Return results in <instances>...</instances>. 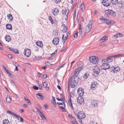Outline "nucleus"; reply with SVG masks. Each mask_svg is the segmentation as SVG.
Masks as SVG:
<instances>
[{
	"label": "nucleus",
	"mask_w": 124,
	"mask_h": 124,
	"mask_svg": "<svg viewBox=\"0 0 124 124\" xmlns=\"http://www.w3.org/2000/svg\"><path fill=\"white\" fill-rule=\"evenodd\" d=\"M82 65L81 67H78L75 70L74 72V75L75 76H72L70 78L69 84L71 85V88H74L77 85L78 81V78L77 76L80 70L82 69L83 68L82 67Z\"/></svg>",
	"instance_id": "1"
},
{
	"label": "nucleus",
	"mask_w": 124,
	"mask_h": 124,
	"mask_svg": "<svg viewBox=\"0 0 124 124\" xmlns=\"http://www.w3.org/2000/svg\"><path fill=\"white\" fill-rule=\"evenodd\" d=\"M75 114L77 116L76 117L78 121L79 122L81 123L82 122V119H84L86 117L85 113L83 111H80L79 112L78 114H76V113H75Z\"/></svg>",
	"instance_id": "2"
},
{
	"label": "nucleus",
	"mask_w": 124,
	"mask_h": 124,
	"mask_svg": "<svg viewBox=\"0 0 124 124\" xmlns=\"http://www.w3.org/2000/svg\"><path fill=\"white\" fill-rule=\"evenodd\" d=\"M92 26V21H90L88 23L87 26L85 27V33L88 32L91 30Z\"/></svg>",
	"instance_id": "3"
},
{
	"label": "nucleus",
	"mask_w": 124,
	"mask_h": 124,
	"mask_svg": "<svg viewBox=\"0 0 124 124\" xmlns=\"http://www.w3.org/2000/svg\"><path fill=\"white\" fill-rule=\"evenodd\" d=\"M89 60L91 62L96 64L98 62L99 59L97 57L92 56L90 57Z\"/></svg>",
	"instance_id": "4"
},
{
	"label": "nucleus",
	"mask_w": 124,
	"mask_h": 124,
	"mask_svg": "<svg viewBox=\"0 0 124 124\" xmlns=\"http://www.w3.org/2000/svg\"><path fill=\"white\" fill-rule=\"evenodd\" d=\"M120 70L119 68L116 66L112 67L110 68V70L111 72L115 73L118 72Z\"/></svg>",
	"instance_id": "5"
},
{
	"label": "nucleus",
	"mask_w": 124,
	"mask_h": 124,
	"mask_svg": "<svg viewBox=\"0 0 124 124\" xmlns=\"http://www.w3.org/2000/svg\"><path fill=\"white\" fill-rule=\"evenodd\" d=\"M113 58L112 56H110L106 58V59H104L102 60V62H111L113 61V59L111 58Z\"/></svg>",
	"instance_id": "6"
},
{
	"label": "nucleus",
	"mask_w": 124,
	"mask_h": 124,
	"mask_svg": "<svg viewBox=\"0 0 124 124\" xmlns=\"http://www.w3.org/2000/svg\"><path fill=\"white\" fill-rule=\"evenodd\" d=\"M101 66V68L104 70H106L109 69L110 67L109 65L107 63L104 62Z\"/></svg>",
	"instance_id": "7"
},
{
	"label": "nucleus",
	"mask_w": 124,
	"mask_h": 124,
	"mask_svg": "<svg viewBox=\"0 0 124 124\" xmlns=\"http://www.w3.org/2000/svg\"><path fill=\"white\" fill-rule=\"evenodd\" d=\"M23 53L27 57H28L31 55V51L29 49H27L25 50Z\"/></svg>",
	"instance_id": "8"
},
{
	"label": "nucleus",
	"mask_w": 124,
	"mask_h": 124,
	"mask_svg": "<svg viewBox=\"0 0 124 124\" xmlns=\"http://www.w3.org/2000/svg\"><path fill=\"white\" fill-rule=\"evenodd\" d=\"M94 70V72L97 74H98L100 72V68L97 66H96L93 68Z\"/></svg>",
	"instance_id": "9"
},
{
	"label": "nucleus",
	"mask_w": 124,
	"mask_h": 124,
	"mask_svg": "<svg viewBox=\"0 0 124 124\" xmlns=\"http://www.w3.org/2000/svg\"><path fill=\"white\" fill-rule=\"evenodd\" d=\"M103 5L106 7L109 6L111 4L110 1L107 0H103L102 1Z\"/></svg>",
	"instance_id": "10"
},
{
	"label": "nucleus",
	"mask_w": 124,
	"mask_h": 124,
	"mask_svg": "<svg viewBox=\"0 0 124 124\" xmlns=\"http://www.w3.org/2000/svg\"><path fill=\"white\" fill-rule=\"evenodd\" d=\"M98 102L96 101H91V106L93 107H96L98 105Z\"/></svg>",
	"instance_id": "11"
},
{
	"label": "nucleus",
	"mask_w": 124,
	"mask_h": 124,
	"mask_svg": "<svg viewBox=\"0 0 124 124\" xmlns=\"http://www.w3.org/2000/svg\"><path fill=\"white\" fill-rule=\"evenodd\" d=\"M78 102L80 104L83 103L84 100L83 98L81 96L78 97L77 100Z\"/></svg>",
	"instance_id": "12"
},
{
	"label": "nucleus",
	"mask_w": 124,
	"mask_h": 124,
	"mask_svg": "<svg viewBox=\"0 0 124 124\" xmlns=\"http://www.w3.org/2000/svg\"><path fill=\"white\" fill-rule=\"evenodd\" d=\"M97 84L96 82H93L91 85V89L92 90H94V89L97 88Z\"/></svg>",
	"instance_id": "13"
},
{
	"label": "nucleus",
	"mask_w": 124,
	"mask_h": 124,
	"mask_svg": "<svg viewBox=\"0 0 124 124\" xmlns=\"http://www.w3.org/2000/svg\"><path fill=\"white\" fill-rule=\"evenodd\" d=\"M69 12L68 10H66V11H62V13L64 15V17L65 18V19L67 20L68 19V13Z\"/></svg>",
	"instance_id": "14"
},
{
	"label": "nucleus",
	"mask_w": 124,
	"mask_h": 124,
	"mask_svg": "<svg viewBox=\"0 0 124 124\" xmlns=\"http://www.w3.org/2000/svg\"><path fill=\"white\" fill-rule=\"evenodd\" d=\"M78 93L79 95L82 96L84 94V91L82 88H80L78 90Z\"/></svg>",
	"instance_id": "15"
},
{
	"label": "nucleus",
	"mask_w": 124,
	"mask_h": 124,
	"mask_svg": "<svg viewBox=\"0 0 124 124\" xmlns=\"http://www.w3.org/2000/svg\"><path fill=\"white\" fill-rule=\"evenodd\" d=\"M107 14L109 15H111L113 16H116V14L112 10L108 9L106 10Z\"/></svg>",
	"instance_id": "16"
},
{
	"label": "nucleus",
	"mask_w": 124,
	"mask_h": 124,
	"mask_svg": "<svg viewBox=\"0 0 124 124\" xmlns=\"http://www.w3.org/2000/svg\"><path fill=\"white\" fill-rule=\"evenodd\" d=\"M59 39L58 38H55L53 40L52 42L54 44L57 45L59 43Z\"/></svg>",
	"instance_id": "17"
},
{
	"label": "nucleus",
	"mask_w": 124,
	"mask_h": 124,
	"mask_svg": "<svg viewBox=\"0 0 124 124\" xmlns=\"http://www.w3.org/2000/svg\"><path fill=\"white\" fill-rule=\"evenodd\" d=\"M42 84L43 87L44 88H46V90H49V87H47L48 83L47 82H43Z\"/></svg>",
	"instance_id": "18"
},
{
	"label": "nucleus",
	"mask_w": 124,
	"mask_h": 124,
	"mask_svg": "<svg viewBox=\"0 0 124 124\" xmlns=\"http://www.w3.org/2000/svg\"><path fill=\"white\" fill-rule=\"evenodd\" d=\"M37 98L39 100H42L44 98V96L40 93H38L37 94Z\"/></svg>",
	"instance_id": "19"
},
{
	"label": "nucleus",
	"mask_w": 124,
	"mask_h": 124,
	"mask_svg": "<svg viewBox=\"0 0 124 124\" xmlns=\"http://www.w3.org/2000/svg\"><path fill=\"white\" fill-rule=\"evenodd\" d=\"M54 16H55L57 15L59 13V11L58 9L57 8H55L53 10L52 12Z\"/></svg>",
	"instance_id": "20"
},
{
	"label": "nucleus",
	"mask_w": 124,
	"mask_h": 124,
	"mask_svg": "<svg viewBox=\"0 0 124 124\" xmlns=\"http://www.w3.org/2000/svg\"><path fill=\"white\" fill-rule=\"evenodd\" d=\"M5 38L6 41L8 42H9L10 41L11 39V38L9 35H6L5 37Z\"/></svg>",
	"instance_id": "21"
},
{
	"label": "nucleus",
	"mask_w": 124,
	"mask_h": 124,
	"mask_svg": "<svg viewBox=\"0 0 124 124\" xmlns=\"http://www.w3.org/2000/svg\"><path fill=\"white\" fill-rule=\"evenodd\" d=\"M107 39V38L106 36H104L100 40V41L101 42H104L106 41Z\"/></svg>",
	"instance_id": "22"
},
{
	"label": "nucleus",
	"mask_w": 124,
	"mask_h": 124,
	"mask_svg": "<svg viewBox=\"0 0 124 124\" xmlns=\"http://www.w3.org/2000/svg\"><path fill=\"white\" fill-rule=\"evenodd\" d=\"M123 36L122 34L119 33H116L115 34L114 36V37L115 38H116L118 37H121Z\"/></svg>",
	"instance_id": "23"
},
{
	"label": "nucleus",
	"mask_w": 124,
	"mask_h": 124,
	"mask_svg": "<svg viewBox=\"0 0 124 124\" xmlns=\"http://www.w3.org/2000/svg\"><path fill=\"white\" fill-rule=\"evenodd\" d=\"M68 102H69V105L70 106V107H71L72 109H73L74 108L73 106H72V103L71 101V98L70 97L69 98V99L68 100Z\"/></svg>",
	"instance_id": "24"
},
{
	"label": "nucleus",
	"mask_w": 124,
	"mask_h": 124,
	"mask_svg": "<svg viewBox=\"0 0 124 124\" xmlns=\"http://www.w3.org/2000/svg\"><path fill=\"white\" fill-rule=\"evenodd\" d=\"M36 44L37 46L41 47H42L43 45L42 42L39 41H37Z\"/></svg>",
	"instance_id": "25"
},
{
	"label": "nucleus",
	"mask_w": 124,
	"mask_h": 124,
	"mask_svg": "<svg viewBox=\"0 0 124 124\" xmlns=\"http://www.w3.org/2000/svg\"><path fill=\"white\" fill-rule=\"evenodd\" d=\"M67 39V37H66V36L65 35V34H64L63 35L62 37V39L63 41V42L64 43L66 40Z\"/></svg>",
	"instance_id": "26"
},
{
	"label": "nucleus",
	"mask_w": 124,
	"mask_h": 124,
	"mask_svg": "<svg viewBox=\"0 0 124 124\" xmlns=\"http://www.w3.org/2000/svg\"><path fill=\"white\" fill-rule=\"evenodd\" d=\"M7 16L8 17V19H10L9 21H12L13 18L12 15L11 14H9L7 15Z\"/></svg>",
	"instance_id": "27"
},
{
	"label": "nucleus",
	"mask_w": 124,
	"mask_h": 124,
	"mask_svg": "<svg viewBox=\"0 0 124 124\" xmlns=\"http://www.w3.org/2000/svg\"><path fill=\"white\" fill-rule=\"evenodd\" d=\"M6 26L7 29L10 30H11L12 29V27L11 24H7L6 25Z\"/></svg>",
	"instance_id": "28"
},
{
	"label": "nucleus",
	"mask_w": 124,
	"mask_h": 124,
	"mask_svg": "<svg viewBox=\"0 0 124 124\" xmlns=\"http://www.w3.org/2000/svg\"><path fill=\"white\" fill-rule=\"evenodd\" d=\"M111 3L114 4H117L118 2V0H111Z\"/></svg>",
	"instance_id": "29"
},
{
	"label": "nucleus",
	"mask_w": 124,
	"mask_h": 124,
	"mask_svg": "<svg viewBox=\"0 0 124 124\" xmlns=\"http://www.w3.org/2000/svg\"><path fill=\"white\" fill-rule=\"evenodd\" d=\"M73 120H72L70 121V123L72 124H75L77 123V121L75 118H74Z\"/></svg>",
	"instance_id": "30"
},
{
	"label": "nucleus",
	"mask_w": 124,
	"mask_h": 124,
	"mask_svg": "<svg viewBox=\"0 0 124 124\" xmlns=\"http://www.w3.org/2000/svg\"><path fill=\"white\" fill-rule=\"evenodd\" d=\"M3 121V124H10L9 121L8 119H5Z\"/></svg>",
	"instance_id": "31"
},
{
	"label": "nucleus",
	"mask_w": 124,
	"mask_h": 124,
	"mask_svg": "<svg viewBox=\"0 0 124 124\" xmlns=\"http://www.w3.org/2000/svg\"><path fill=\"white\" fill-rule=\"evenodd\" d=\"M80 9L82 11H83L85 9V6L84 4H82L80 7Z\"/></svg>",
	"instance_id": "32"
},
{
	"label": "nucleus",
	"mask_w": 124,
	"mask_h": 124,
	"mask_svg": "<svg viewBox=\"0 0 124 124\" xmlns=\"http://www.w3.org/2000/svg\"><path fill=\"white\" fill-rule=\"evenodd\" d=\"M52 100L53 101L52 102L53 103V104L54 105H55L56 107V103L55 101V99L54 97L53 96L52 97Z\"/></svg>",
	"instance_id": "33"
},
{
	"label": "nucleus",
	"mask_w": 124,
	"mask_h": 124,
	"mask_svg": "<svg viewBox=\"0 0 124 124\" xmlns=\"http://www.w3.org/2000/svg\"><path fill=\"white\" fill-rule=\"evenodd\" d=\"M39 116L43 120L44 119H45L46 120V117H45V116H44L43 113H41V114H40Z\"/></svg>",
	"instance_id": "34"
},
{
	"label": "nucleus",
	"mask_w": 124,
	"mask_h": 124,
	"mask_svg": "<svg viewBox=\"0 0 124 124\" xmlns=\"http://www.w3.org/2000/svg\"><path fill=\"white\" fill-rule=\"evenodd\" d=\"M6 101L8 103L10 102L11 101V99L9 97H7L6 98Z\"/></svg>",
	"instance_id": "35"
},
{
	"label": "nucleus",
	"mask_w": 124,
	"mask_h": 124,
	"mask_svg": "<svg viewBox=\"0 0 124 124\" xmlns=\"http://www.w3.org/2000/svg\"><path fill=\"white\" fill-rule=\"evenodd\" d=\"M100 19L102 21L103 23H106L107 21V19L106 18H100Z\"/></svg>",
	"instance_id": "36"
},
{
	"label": "nucleus",
	"mask_w": 124,
	"mask_h": 124,
	"mask_svg": "<svg viewBox=\"0 0 124 124\" xmlns=\"http://www.w3.org/2000/svg\"><path fill=\"white\" fill-rule=\"evenodd\" d=\"M89 76L88 74L87 73H85L83 76V78L85 79H87Z\"/></svg>",
	"instance_id": "37"
},
{
	"label": "nucleus",
	"mask_w": 124,
	"mask_h": 124,
	"mask_svg": "<svg viewBox=\"0 0 124 124\" xmlns=\"http://www.w3.org/2000/svg\"><path fill=\"white\" fill-rule=\"evenodd\" d=\"M67 30V27L65 26L62 30V32L64 33H65L66 32Z\"/></svg>",
	"instance_id": "38"
},
{
	"label": "nucleus",
	"mask_w": 124,
	"mask_h": 124,
	"mask_svg": "<svg viewBox=\"0 0 124 124\" xmlns=\"http://www.w3.org/2000/svg\"><path fill=\"white\" fill-rule=\"evenodd\" d=\"M13 64H14V65H15L16 66V68L15 70H16V71H17L18 70V68L17 67V66H19V65L18 64H17L15 62H13Z\"/></svg>",
	"instance_id": "39"
},
{
	"label": "nucleus",
	"mask_w": 124,
	"mask_h": 124,
	"mask_svg": "<svg viewBox=\"0 0 124 124\" xmlns=\"http://www.w3.org/2000/svg\"><path fill=\"white\" fill-rule=\"evenodd\" d=\"M49 19L50 20V21L51 23H52V24H53L54 23V21L53 20L52 18V17L51 16H50L49 17Z\"/></svg>",
	"instance_id": "40"
},
{
	"label": "nucleus",
	"mask_w": 124,
	"mask_h": 124,
	"mask_svg": "<svg viewBox=\"0 0 124 124\" xmlns=\"http://www.w3.org/2000/svg\"><path fill=\"white\" fill-rule=\"evenodd\" d=\"M24 99L28 103H31V102H30V100L28 99L26 97H24Z\"/></svg>",
	"instance_id": "41"
},
{
	"label": "nucleus",
	"mask_w": 124,
	"mask_h": 124,
	"mask_svg": "<svg viewBox=\"0 0 124 124\" xmlns=\"http://www.w3.org/2000/svg\"><path fill=\"white\" fill-rule=\"evenodd\" d=\"M68 117L71 120H72V119H74V118H75L73 117L70 114H69L68 115Z\"/></svg>",
	"instance_id": "42"
},
{
	"label": "nucleus",
	"mask_w": 124,
	"mask_h": 124,
	"mask_svg": "<svg viewBox=\"0 0 124 124\" xmlns=\"http://www.w3.org/2000/svg\"><path fill=\"white\" fill-rule=\"evenodd\" d=\"M13 51L16 54H19V53L17 49H14Z\"/></svg>",
	"instance_id": "43"
},
{
	"label": "nucleus",
	"mask_w": 124,
	"mask_h": 124,
	"mask_svg": "<svg viewBox=\"0 0 124 124\" xmlns=\"http://www.w3.org/2000/svg\"><path fill=\"white\" fill-rule=\"evenodd\" d=\"M106 23L108 25H110L111 24V22L110 20H109L108 21H107Z\"/></svg>",
	"instance_id": "44"
},
{
	"label": "nucleus",
	"mask_w": 124,
	"mask_h": 124,
	"mask_svg": "<svg viewBox=\"0 0 124 124\" xmlns=\"http://www.w3.org/2000/svg\"><path fill=\"white\" fill-rule=\"evenodd\" d=\"M64 106V107H63L62 106H61L60 107V109H61L62 110H63V112H65V111L64 110H65V107Z\"/></svg>",
	"instance_id": "45"
},
{
	"label": "nucleus",
	"mask_w": 124,
	"mask_h": 124,
	"mask_svg": "<svg viewBox=\"0 0 124 124\" xmlns=\"http://www.w3.org/2000/svg\"><path fill=\"white\" fill-rule=\"evenodd\" d=\"M78 31H77L76 33L75 34V35L74 36V37L75 38H76L78 36Z\"/></svg>",
	"instance_id": "46"
},
{
	"label": "nucleus",
	"mask_w": 124,
	"mask_h": 124,
	"mask_svg": "<svg viewBox=\"0 0 124 124\" xmlns=\"http://www.w3.org/2000/svg\"><path fill=\"white\" fill-rule=\"evenodd\" d=\"M32 87L34 89L36 90H38L39 89L36 86H33Z\"/></svg>",
	"instance_id": "47"
},
{
	"label": "nucleus",
	"mask_w": 124,
	"mask_h": 124,
	"mask_svg": "<svg viewBox=\"0 0 124 124\" xmlns=\"http://www.w3.org/2000/svg\"><path fill=\"white\" fill-rule=\"evenodd\" d=\"M8 58H9V59H12L13 57L12 55L10 54H8Z\"/></svg>",
	"instance_id": "48"
},
{
	"label": "nucleus",
	"mask_w": 124,
	"mask_h": 124,
	"mask_svg": "<svg viewBox=\"0 0 124 124\" xmlns=\"http://www.w3.org/2000/svg\"><path fill=\"white\" fill-rule=\"evenodd\" d=\"M61 98L63 100V101L64 100V97L63 95L62 94H61Z\"/></svg>",
	"instance_id": "49"
},
{
	"label": "nucleus",
	"mask_w": 124,
	"mask_h": 124,
	"mask_svg": "<svg viewBox=\"0 0 124 124\" xmlns=\"http://www.w3.org/2000/svg\"><path fill=\"white\" fill-rule=\"evenodd\" d=\"M61 0H55V2L57 3H59L61 1Z\"/></svg>",
	"instance_id": "50"
},
{
	"label": "nucleus",
	"mask_w": 124,
	"mask_h": 124,
	"mask_svg": "<svg viewBox=\"0 0 124 124\" xmlns=\"http://www.w3.org/2000/svg\"><path fill=\"white\" fill-rule=\"evenodd\" d=\"M118 55V54H117L114 55H112V56L113 58H116L118 57H119V56Z\"/></svg>",
	"instance_id": "51"
},
{
	"label": "nucleus",
	"mask_w": 124,
	"mask_h": 124,
	"mask_svg": "<svg viewBox=\"0 0 124 124\" xmlns=\"http://www.w3.org/2000/svg\"><path fill=\"white\" fill-rule=\"evenodd\" d=\"M57 103L59 105H64V107H65V104L64 103H60V102H57Z\"/></svg>",
	"instance_id": "52"
},
{
	"label": "nucleus",
	"mask_w": 124,
	"mask_h": 124,
	"mask_svg": "<svg viewBox=\"0 0 124 124\" xmlns=\"http://www.w3.org/2000/svg\"><path fill=\"white\" fill-rule=\"evenodd\" d=\"M13 114L14 116L16 118L18 116L14 113H13Z\"/></svg>",
	"instance_id": "53"
},
{
	"label": "nucleus",
	"mask_w": 124,
	"mask_h": 124,
	"mask_svg": "<svg viewBox=\"0 0 124 124\" xmlns=\"http://www.w3.org/2000/svg\"><path fill=\"white\" fill-rule=\"evenodd\" d=\"M7 113L10 114H13V113H12L11 111L9 110H8L7 111Z\"/></svg>",
	"instance_id": "54"
},
{
	"label": "nucleus",
	"mask_w": 124,
	"mask_h": 124,
	"mask_svg": "<svg viewBox=\"0 0 124 124\" xmlns=\"http://www.w3.org/2000/svg\"><path fill=\"white\" fill-rule=\"evenodd\" d=\"M23 107L26 108L28 107V105L26 104H24L23 105Z\"/></svg>",
	"instance_id": "55"
},
{
	"label": "nucleus",
	"mask_w": 124,
	"mask_h": 124,
	"mask_svg": "<svg viewBox=\"0 0 124 124\" xmlns=\"http://www.w3.org/2000/svg\"><path fill=\"white\" fill-rule=\"evenodd\" d=\"M6 71L7 73L10 76L11 74V73L9 72V71L8 70H6Z\"/></svg>",
	"instance_id": "56"
},
{
	"label": "nucleus",
	"mask_w": 124,
	"mask_h": 124,
	"mask_svg": "<svg viewBox=\"0 0 124 124\" xmlns=\"http://www.w3.org/2000/svg\"><path fill=\"white\" fill-rule=\"evenodd\" d=\"M36 109L37 111H38L40 113V114L42 113V112L39 109L37 108H36Z\"/></svg>",
	"instance_id": "57"
},
{
	"label": "nucleus",
	"mask_w": 124,
	"mask_h": 124,
	"mask_svg": "<svg viewBox=\"0 0 124 124\" xmlns=\"http://www.w3.org/2000/svg\"><path fill=\"white\" fill-rule=\"evenodd\" d=\"M79 34L80 35H81L82 34V32L81 30H79Z\"/></svg>",
	"instance_id": "58"
},
{
	"label": "nucleus",
	"mask_w": 124,
	"mask_h": 124,
	"mask_svg": "<svg viewBox=\"0 0 124 124\" xmlns=\"http://www.w3.org/2000/svg\"><path fill=\"white\" fill-rule=\"evenodd\" d=\"M10 82H11V83L12 85H14V81L13 80H11L10 81Z\"/></svg>",
	"instance_id": "59"
},
{
	"label": "nucleus",
	"mask_w": 124,
	"mask_h": 124,
	"mask_svg": "<svg viewBox=\"0 0 124 124\" xmlns=\"http://www.w3.org/2000/svg\"><path fill=\"white\" fill-rule=\"evenodd\" d=\"M44 107L45 108V109H46L48 108V106L46 105H45L44 106Z\"/></svg>",
	"instance_id": "60"
},
{
	"label": "nucleus",
	"mask_w": 124,
	"mask_h": 124,
	"mask_svg": "<svg viewBox=\"0 0 124 124\" xmlns=\"http://www.w3.org/2000/svg\"><path fill=\"white\" fill-rule=\"evenodd\" d=\"M47 77V75H44L43 76V78H45Z\"/></svg>",
	"instance_id": "61"
},
{
	"label": "nucleus",
	"mask_w": 124,
	"mask_h": 124,
	"mask_svg": "<svg viewBox=\"0 0 124 124\" xmlns=\"http://www.w3.org/2000/svg\"><path fill=\"white\" fill-rule=\"evenodd\" d=\"M90 124H95V122H94L93 121H91L90 122Z\"/></svg>",
	"instance_id": "62"
},
{
	"label": "nucleus",
	"mask_w": 124,
	"mask_h": 124,
	"mask_svg": "<svg viewBox=\"0 0 124 124\" xmlns=\"http://www.w3.org/2000/svg\"><path fill=\"white\" fill-rule=\"evenodd\" d=\"M118 54V56H119V57L122 56H123L124 55V54Z\"/></svg>",
	"instance_id": "63"
},
{
	"label": "nucleus",
	"mask_w": 124,
	"mask_h": 124,
	"mask_svg": "<svg viewBox=\"0 0 124 124\" xmlns=\"http://www.w3.org/2000/svg\"><path fill=\"white\" fill-rule=\"evenodd\" d=\"M45 64L46 65H49L50 64V63H49L48 62H45Z\"/></svg>",
	"instance_id": "64"
}]
</instances>
